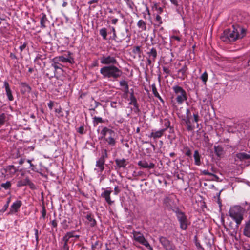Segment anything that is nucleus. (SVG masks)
I'll return each instance as SVG.
<instances>
[{
  "label": "nucleus",
  "instance_id": "nucleus-26",
  "mask_svg": "<svg viewBox=\"0 0 250 250\" xmlns=\"http://www.w3.org/2000/svg\"><path fill=\"white\" fill-rule=\"evenodd\" d=\"M152 87V93L154 94V96L158 98L161 102L164 103V101L162 97L159 95V93L157 91V88L156 87L155 84L154 83L151 85Z\"/></svg>",
  "mask_w": 250,
  "mask_h": 250
},
{
  "label": "nucleus",
  "instance_id": "nucleus-23",
  "mask_svg": "<svg viewBox=\"0 0 250 250\" xmlns=\"http://www.w3.org/2000/svg\"><path fill=\"white\" fill-rule=\"evenodd\" d=\"M214 149L216 155L218 157H221L224 154V148L221 146H214Z\"/></svg>",
  "mask_w": 250,
  "mask_h": 250
},
{
  "label": "nucleus",
  "instance_id": "nucleus-1",
  "mask_svg": "<svg viewBox=\"0 0 250 250\" xmlns=\"http://www.w3.org/2000/svg\"><path fill=\"white\" fill-rule=\"evenodd\" d=\"M246 35V30L238 24L233 25L232 28L225 30L220 37L224 42H234L242 39Z\"/></svg>",
  "mask_w": 250,
  "mask_h": 250
},
{
  "label": "nucleus",
  "instance_id": "nucleus-25",
  "mask_svg": "<svg viewBox=\"0 0 250 250\" xmlns=\"http://www.w3.org/2000/svg\"><path fill=\"white\" fill-rule=\"evenodd\" d=\"M74 231L67 232L62 238L63 243H68L70 239L74 237Z\"/></svg>",
  "mask_w": 250,
  "mask_h": 250
},
{
  "label": "nucleus",
  "instance_id": "nucleus-10",
  "mask_svg": "<svg viewBox=\"0 0 250 250\" xmlns=\"http://www.w3.org/2000/svg\"><path fill=\"white\" fill-rule=\"evenodd\" d=\"M22 205V202L20 200L15 201L10 206L9 211L7 213V215H12L18 212Z\"/></svg>",
  "mask_w": 250,
  "mask_h": 250
},
{
  "label": "nucleus",
  "instance_id": "nucleus-12",
  "mask_svg": "<svg viewBox=\"0 0 250 250\" xmlns=\"http://www.w3.org/2000/svg\"><path fill=\"white\" fill-rule=\"evenodd\" d=\"M56 61V59H55V58L53 59V63L51 64L50 67L49 68V69H53L52 70L53 71V73H52L51 74L47 73L46 74V75L49 78H53L55 76V72L58 69H61V64L59 63Z\"/></svg>",
  "mask_w": 250,
  "mask_h": 250
},
{
  "label": "nucleus",
  "instance_id": "nucleus-47",
  "mask_svg": "<svg viewBox=\"0 0 250 250\" xmlns=\"http://www.w3.org/2000/svg\"><path fill=\"white\" fill-rule=\"evenodd\" d=\"M170 122L167 119H165L164 120V126L165 128L164 129H166V131L167 129L170 127Z\"/></svg>",
  "mask_w": 250,
  "mask_h": 250
},
{
  "label": "nucleus",
  "instance_id": "nucleus-59",
  "mask_svg": "<svg viewBox=\"0 0 250 250\" xmlns=\"http://www.w3.org/2000/svg\"><path fill=\"white\" fill-rule=\"evenodd\" d=\"M120 192V189L118 188V187L116 186L114 188V194L117 195Z\"/></svg>",
  "mask_w": 250,
  "mask_h": 250
},
{
  "label": "nucleus",
  "instance_id": "nucleus-20",
  "mask_svg": "<svg viewBox=\"0 0 250 250\" xmlns=\"http://www.w3.org/2000/svg\"><path fill=\"white\" fill-rule=\"evenodd\" d=\"M105 163V160H102L99 158L96 163V167H97V169L98 171L102 172L104 169V165ZM95 170H97V168H95Z\"/></svg>",
  "mask_w": 250,
  "mask_h": 250
},
{
  "label": "nucleus",
  "instance_id": "nucleus-42",
  "mask_svg": "<svg viewBox=\"0 0 250 250\" xmlns=\"http://www.w3.org/2000/svg\"><path fill=\"white\" fill-rule=\"evenodd\" d=\"M126 3L128 7L131 9H133L134 4L133 1L130 0H124Z\"/></svg>",
  "mask_w": 250,
  "mask_h": 250
},
{
  "label": "nucleus",
  "instance_id": "nucleus-53",
  "mask_svg": "<svg viewBox=\"0 0 250 250\" xmlns=\"http://www.w3.org/2000/svg\"><path fill=\"white\" fill-rule=\"evenodd\" d=\"M152 58H147V64L148 65H151L153 62H154L155 61H152Z\"/></svg>",
  "mask_w": 250,
  "mask_h": 250
},
{
  "label": "nucleus",
  "instance_id": "nucleus-54",
  "mask_svg": "<svg viewBox=\"0 0 250 250\" xmlns=\"http://www.w3.org/2000/svg\"><path fill=\"white\" fill-rule=\"evenodd\" d=\"M69 248L68 246V243H63V247H62V250H69Z\"/></svg>",
  "mask_w": 250,
  "mask_h": 250
},
{
  "label": "nucleus",
  "instance_id": "nucleus-33",
  "mask_svg": "<svg viewBox=\"0 0 250 250\" xmlns=\"http://www.w3.org/2000/svg\"><path fill=\"white\" fill-rule=\"evenodd\" d=\"M100 35L103 37V39L106 40L107 39V31L105 28H103L99 31Z\"/></svg>",
  "mask_w": 250,
  "mask_h": 250
},
{
  "label": "nucleus",
  "instance_id": "nucleus-64",
  "mask_svg": "<svg viewBox=\"0 0 250 250\" xmlns=\"http://www.w3.org/2000/svg\"><path fill=\"white\" fill-rule=\"evenodd\" d=\"M94 104H95V106H94V108L92 109L93 110H94L95 108H97L100 104V103L95 101Z\"/></svg>",
  "mask_w": 250,
  "mask_h": 250
},
{
  "label": "nucleus",
  "instance_id": "nucleus-36",
  "mask_svg": "<svg viewBox=\"0 0 250 250\" xmlns=\"http://www.w3.org/2000/svg\"><path fill=\"white\" fill-rule=\"evenodd\" d=\"M6 119V116L4 113H2L0 114V127L2 126Z\"/></svg>",
  "mask_w": 250,
  "mask_h": 250
},
{
  "label": "nucleus",
  "instance_id": "nucleus-9",
  "mask_svg": "<svg viewBox=\"0 0 250 250\" xmlns=\"http://www.w3.org/2000/svg\"><path fill=\"white\" fill-rule=\"evenodd\" d=\"M159 239L160 243L166 250H175V247L174 245L166 237L161 236Z\"/></svg>",
  "mask_w": 250,
  "mask_h": 250
},
{
  "label": "nucleus",
  "instance_id": "nucleus-5",
  "mask_svg": "<svg viewBox=\"0 0 250 250\" xmlns=\"http://www.w3.org/2000/svg\"><path fill=\"white\" fill-rule=\"evenodd\" d=\"M229 215L239 225L243 219V214L241 208L238 206L231 208L229 212Z\"/></svg>",
  "mask_w": 250,
  "mask_h": 250
},
{
  "label": "nucleus",
  "instance_id": "nucleus-46",
  "mask_svg": "<svg viewBox=\"0 0 250 250\" xmlns=\"http://www.w3.org/2000/svg\"><path fill=\"white\" fill-rule=\"evenodd\" d=\"M155 21L158 23V25L162 24V18L159 14L156 15L155 17Z\"/></svg>",
  "mask_w": 250,
  "mask_h": 250
},
{
  "label": "nucleus",
  "instance_id": "nucleus-39",
  "mask_svg": "<svg viewBox=\"0 0 250 250\" xmlns=\"http://www.w3.org/2000/svg\"><path fill=\"white\" fill-rule=\"evenodd\" d=\"M187 70L188 67L186 65H185L181 69L179 70L178 72L179 73L181 74L183 76H184L186 75Z\"/></svg>",
  "mask_w": 250,
  "mask_h": 250
},
{
  "label": "nucleus",
  "instance_id": "nucleus-19",
  "mask_svg": "<svg viewBox=\"0 0 250 250\" xmlns=\"http://www.w3.org/2000/svg\"><path fill=\"white\" fill-rule=\"evenodd\" d=\"M111 192V190H104V191L101 194V196L104 198L106 202L110 205L113 203V201H112L110 198V194Z\"/></svg>",
  "mask_w": 250,
  "mask_h": 250
},
{
  "label": "nucleus",
  "instance_id": "nucleus-3",
  "mask_svg": "<svg viewBox=\"0 0 250 250\" xmlns=\"http://www.w3.org/2000/svg\"><path fill=\"white\" fill-rule=\"evenodd\" d=\"M100 135L101 136L99 138V139H103L110 146H113L115 145L116 135L114 130L107 127H104L101 131Z\"/></svg>",
  "mask_w": 250,
  "mask_h": 250
},
{
  "label": "nucleus",
  "instance_id": "nucleus-15",
  "mask_svg": "<svg viewBox=\"0 0 250 250\" xmlns=\"http://www.w3.org/2000/svg\"><path fill=\"white\" fill-rule=\"evenodd\" d=\"M166 131V129H161L159 130L153 132L152 131L149 135V138H152L153 139L156 140L161 138Z\"/></svg>",
  "mask_w": 250,
  "mask_h": 250
},
{
  "label": "nucleus",
  "instance_id": "nucleus-16",
  "mask_svg": "<svg viewBox=\"0 0 250 250\" xmlns=\"http://www.w3.org/2000/svg\"><path fill=\"white\" fill-rule=\"evenodd\" d=\"M164 204L168 208H172L174 206L173 198L172 196H167L164 199Z\"/></svg>",
  "mask_w": 250,
  "mask_h": 250
},
{
  "label": "nucleus",
  "instance_id": "nucleus-52",
  "mask_svg": "<svg viewBox=\"0 0 250 250\" xmlns=\"http://www.w3.org/2000/svg\"><path fill=\"white\" fill-rule=\"evenodd\" d=\"M9 205L6 203V204L3 207L2 209L0 210V212L2 213L5 212L7 210Z\"/></svg>",
  "mask_w": 250,
  "mask_h": 250
},
{
  "label": "nucleus",
  "instance_id": "nucleus-30",
  "mask_svg": "<svg viewBox=\"0 0 250 250\" xmlns=\"http://www.w3.org/2000/svg\"><path fill=\"white\" fill-rule=\"evenodd\" d=\"M194 158L195 160V164L197 166H200L201 164L200 161V155L198 150H195L194 153Z\"/></svg>",
  "mask_w": 250,
  "mask_h": 250
},
{
  "label": "nucleus",
  "instance_id": "nucleus-61",
  "mask_svg": "<svg viewBox=\"0 0 250 250\" xmlns=\"http://www.w3.org/2000/svg\"><path fill=\"white\" fill-rule=\"evenodd\" d=\"M117 102H111L110 103V105L112 107L116 108H117Z\"/></svg>",
  "mask_w": 250,
  "mask_h": 250
},
{
  "label": "nucleus",
  "instance_id": "nucleus-32",
  "mask_svg": "<svg viewBox=\"0 0 250 250\" xmlns=\"http://www.w3.org/2000/svg\"><path fill=\"white\" fill-rule=\"evenodd\" d=\"M7 172H9L11 174H15L17 171V168L13 165L8 166L6 169Z\"/></svg>",
  "mask_w": 250,
  "mask_h": 250
},
{
  "label": "nucleus",
  "instance_id": "nucleus-37",
  "mask_svg": "<svg viewBox=\"0 0 250 250\" xmlns=\"http://www.w3.org/2000/svg\"><path fill=\"white\" fill-rule=\"evenodd\" d=\"M200 79L202 80V82L206 84L207 81L208 79V75L206 71L204 72L200 77Z\"/></svg>",
  "mask_w": 250,
  "mask_h": 250
},
{
  "label": "nucleus",
  "instance_id": "nucleus-38",
  "mask_svg": "<svg viewBox=\"0 0 250 250\" xmlns=\"http://www.w3.org/2000/svg\"><path fill=\"white\" fill-rule=\"evenodd\" d=\"M103 120L101 117L95 116L93 118V123H94V126H96V125H97L99 123H103Z\"/></svg>",
  "mask_w": 250,
  "mask_h": 250
},
{
  "label": "nucleus",
  "instance_id": "nucleus-34",
  "mask_svg": "<svg viewBox=\"0 0 250 250\" xmlns=\"http://www.w3.org/2000/svg\"><path fill=\"white\" fill-rule=\"evenodd\" d=\"M21 86H22V88L23 89L24 92H27L29 93L31 91V87L26 83H22Z\"/></svg>",
  "mask_w": 250,
  "mask_h": 250
},
{
  "label": "nucleus",
  "instance_id": "nucleus-49",
  "mask_svg": "<svg viewBox=\"0 0 250 250\" xmlns=\"http://www.w3.org/2000/svg\"><path fill=\"white\" fill-rule=\"evenodd\" d=\"M202 173L205 175L213 176L215 177V178H218V177L216 175H215L209 172L207 170H204L202 171Z\"/></svg>",
  "mask_w": 250,
  "mask_h": 250
},
{
  "label": "nucleus",
  "instance_id": "nucleus-56",
  "mask_svg": "<svg viewBox=\"0 0 250 250\" xmlns=\"http://www.w3.org/2000/svg\"><path fill=\"white\" fill-rule=\"evenodd\" d=\"M134 106V112L136 113H138L140 111V110L139 109V105L138 103L136 104V105H133Z\"/></svg>",
  "mask_w": 250,
  "mask_h": 250
},
{
  "label": "nucleus",
  "instance_id": "nucleus-24",
  "mask_svg": "<svg viewBox=\"0 0 250 250\" xmlns=\"http://www.w3.org/2000/svg\"><path fill=\"white\" fill-rule=\"evenodd\" d=\"M85 217L88 221V224L90 227H94L96 225V221L93 218V216L91 213L87 214Z\"/></svg>",
  "mask_w": 250,
  "mask_h": 250
},
{
  "label": "nucleus",
  "instance_id": "nucleus-14",
  "mask_svg": "<svg viewBox=\"0 0 250 250\" xmlns=\"http://www.w3.org/2000/svg\"><path fill=\"white\" fill-rule=\"evenodd\" d=\"M71 53L70 52H68V57H65L63 56H60L58 57L55 58L56 59L57 61L61 62L63 63L69 62L70 63H72L74 62L73 58L70 56Z\"/></svg>",
  "mask_w": 250,
  "mask_h": 250
},
{
  "label": "nucleus",
  "instance_id": "nucleus-43",
  "mask_svg": "<svg viewBox=\"0 0 250 250\" xmlns=\"http://www.w3.org/2000/svg\"><path fill=\"white\" fill-rule=\"evenodd\" d=\"M130 102L129 103V104L136 105V104H137V99L135 97H130Z\"/></svg>",
  "mask_w": 250,
  "mask_h": 250
},
{
  "label": "nucleus",
  "instance_id": "nucleus-21",
  "mask_svg": "<svg viewBox=\"0 0 250 250\" xmlns=\"http://www.w3.org/2000/svg\"><path fill=\"white\" fill-rule=\"evenodd\" d=\"M148 58H152V61H155L157 57V51L155 48L153 47L150 49V51L147 52Z\"/></svg>",
  "mask_w": 250,
  "mask_h": 250
},
{
  "label": "nucleus",
  "instance_id": "nucleus-27",
  "mask_svg": "<svg viewBox=\"0 0 250 250\" xmlns=\"http://www.w3.org/2000/svg\"><path fill=\"white\" fill-rule=\"evenodd\" d=\"M137 25L138 27L141 29L142 31H146V23L142 20H140L137 23Z\"/></svg>",
  "mask_w": 250,
  "mask_h": 250
},
{
  "label": "nucleus",
  "instance_id": "nucleus-63",
  "mask_svg": "<svg viewBox=\"0 0 250 250\" xmlns=\"http://www.w3.org/2000/svg\"><path fill=\"white\" fill-rule=\"evenodd\" d=\"M156 8L158 11V14L162 13L163 11V9L162 7H158V8L156 7Z\"/></svg>",
  "mask_w": 250,
  "mask_h": 250
},
{
  "label": "nucleus",
  "instance_id": "nucleus-8",
  "mask_svg": "<svg viewBox=\"0 0 250 250\" xmlns=\"http://www.w3.org/2000/svg\"><path fill=\"white\" fill-rule=\"evenodd\" d=\"M100 62L102 64L108 65H115L118 63L115 57L110 55H103L100 59Z\"/></svg>",
  "mask_w": 250,
  "mask_h": 250
},
{
  "label": "nucleus",
  "instance_id": "nucleus-18",
  "mask_svg": "<svg viewBox=\"0 0 250 250\" xmlns=\"http://www.w3.org/2000/svg\"><path fill=\"white\" fill-rule=\"evenodd\" d=\"M3 87L5 89L6 94L8 97V99L9 101H12L14 100L13 96L12 94V91L10 88L9 84L7 81H5L4 82V86Z\"/></svg>",
  "mask_w": 250,
  "mask_h": 250
},
{
  "label": "nucleus",
  "instance_id": "nucleus-31",
  "mask_svg": "<svg viewBox=\"0 0 250 250\" xmlns=\"http://www.w3.org/2000/svg\"><path fill=\"white\" fill-rule=\"evenodd\" d=\"M120 85H125V88L122 89L125 94H127L129 92V86L128 83L125 80H121L120 81Z\"/></svg>",
  "mask_w": 250,
  "mask_h": 250
},
{
  "label": "nucleus",
  "instance_id": "nucleus-41",
  "mask_svg": "<svg viewBox=\"0 0 250 250\" xmlns=\"http://www.w3.org/2000/svg\"><path fill=\"white\" fill-rule=\"evenodd\" d=\"M193 120L192 121V122H195V123H197L196 127L198 128L199 127V124H198V121L199 120V115H198V113L193 114Z\"/></svg>",
  "mask_w": 250,
  "mask_h": 250
},
{
  "label": "nucleus",
  "instance_id": "nucleus-60",
  "mask_svg": "<svg viewBox=\"0 0 250 250\" xmlns=\"http://www.w3.org/2000/svg\"><path fill=\"white\" fill-rule=\"evenodd\" d=\"M169 0L175 6H177L178 5V0Z\"/></svg>",
  "mask_w": 250,
  "mask_h": 250
},
{
  "label": "nucleus",
  "instance_id": "nucleus-35",
  "mask_svg": "<svg viewBox=\"0 0 250 250\" xmlns=\"http://www.w3.org/2000/svg\"><path fill=\"white\" fill-rule=\"evenodd\" d=\"M11 185L12 184L10 181H7L5 183H2L1 184V187L5 190H7L10 189Z\"/></svg>",
  "mask_w": 250,
  "mask_h": 250
},
{
  "label": "nucleus",
  "instance_id": "nucleus-48",
  "mask_svg": "<svg viewBox=\"0 0 250 250\" xmlns=\"http://www.w3.org/2000/svg\"><path fill=\"white\" fill-rule=\"evenodd\" d=\"M41 213H42L41 217H42L43 218H45L46 217V210L44 206H43L42 207V210L41 211Z\"/></svg>",
  "mask_w": 250,
  "mask_h": 250
},
{
  "label": "nucleus",
  "instance_id": "nucleus-62",
  "mask_svg": "<svg viewBox=\"0 0 250 250\" xmlns=\"http://www.w3.org/2000/svg\"><path fill=\"white\" fill-rule=\"evenodd\" d=\"M118 21V19L117 18H114L111 20V23L113 24H116Z\"/></svg>",
  "mask_w": 250,
  "mask_h": 250
},
{
  "label": "nucleus",
  "instance_id": "nucleus-29",
  "mask_svg": "<svg viewBox=\"0 0 250 250\" xmlns=\"http://www.w3.org/2000/svg\"><path fill=\"white\" fill-rule=\"evenodd\" d=\"M244 234L245 236L250 238V219L246 224L244 229Z\"/></svg>",
  "mask_w": 250,
  "mask_h": 250
},
{
  "label": "nucleus",
  "instance_id": "nucleus-40",
  "mask_svg": "<svg viewBox=\"0 0 250 250\" xmlns=\"http://www.w3.org/2000/svg\"><path fill=\"white\" fill-rule=\"evenodd\" d=\"M132 52L135 54L140 55L141 53L140 47L139 46L134 47L132 49Z\"/></svg>",
  "mask_w": 250,
  "mask_h": 250
},
{
  "label": "nucleus",
  "instance_id": "nucleus-44",
  "mask_svg": "<svg viewBox=\"0 0 250 250\" xmlns=\"http://www.w3.org/2000/svg\"><path fill=\"white\" fill-rule=\"evenodd\" d=\"M108 157L107 151L106 149H104L102 152V155L100 158V159L105 160Z\"/></svg>",
  "mask_w": 250,
  "mask_h": 250
},
{
  "label": "nucleus",
  "instance_id": "nucleus-50",
  "mask_svg": "<svg viewBox=\"0 0 250 250\" xmlns=\"http://www.w3.org/2000/svg\"><path fill=\"white\" fill-rule=\"evenodd\" d=\"M34 230L35 231L36 240L37 243H38L39 242V231L36 228L34 229Z\"/></svg>",
  "mask_w": 250,
  "mask_h": 250
},
{
  "label": "nucleus",
  "instance_id": "nucleus-7",
  "mask_svg": "<svg viewBox=\"0 0 250 250\" xmlns=\"http://www.w3.org/2000/svg\"><path fill=\"white\" fill-rule=\"evenodd\" d=\"M177 219L180 223V228L184 230L187 229L188 226L190 225V223L187 219V216L184 212L178 211L176 212Z\"/></svg>",
  "mask_w": 250,
  "mask_h": 250
},
{
  "label": "nucleus",
  "instance_id": "nucleus-17",
  "mask_svg": "<svg viewBox=\"0 0 250 250\" xmlns=\"http://www.w3.org/2000/svg\"><path fill=\"white\" fill-rule=\"evenodd\" d=\"M115 162L117 167V168L118 169H120L121 168H125L128 164V162L126 161V160L124 158L122 159H116L115 160Z\"/></svg>",
  "mask_w": 250,
  "mask_h": 250
},
{
  "label": "nucleus",
  "instance_id": "nucleus-58",
  "mask_svg": "<svg viewBox=\"0 0 250 250\" xmlns=\"http://www.w3.org/2000/svg\"><path fill=\"white\" fill-rule=\"evenodd\" d=\"M27 43L24 42L22 45H21L19 47L20 49L21 50V51H22L23 50H24L25 47H26Z\"/></svg>",
  "mask_w": 250,
  "mask_h": 250
},
{
  "label": "nucleus",
  "instance_id": "nucleus-11",
  "mask_svg": "<svg viewBox=\"0 0 250 250\" xmlns=\"http://www.w3.org/2000/svg\"><path fill=\"white\" fill-rule=\"evenodd\" d=\"M133 237L136 241L139 242L140 244L144 245H148V242L145 239L143 234L139 232L133 231L132 232Z\"/></svg>",
  "mask_w": 250,
  "mask_h": 250
},
{
  "label": "nucleus",
  "instance_id": "nucleus-13",
  "mask_svg": "<svg viewBox=\"0 0 250 250\" xmlns=\"http://www.w3.org/2000/svg\"><path fill=\"white\" fill-rule=\"evenodd\" d=\"M138 165L142 168L147 169H152L154 168L155 167V165L154 163L148 162L146 160L139 161L138 162Z\"/></svg>",
  "mask_w": 250,
  "mask_h": 250
},
{
  "label": "nucleus",
  "instance_id": "nucleus-2",
  "mask_svg": "<svg viewBox=\"0 0 250 250\" xmlns=\"http://www.w3.org/2000/svg\"><path fill=\"white\" fill-rule=\"evenodd\" d=\"M100 73L104 78L117 79L121 76L122 71L115 65H108L101 68Z\"/></svg>",
  "mask_w": 250,
  "mask_h": 250
},
{
  "label": "nucleus",
  "instance_id": "nucleus-57",
  "mask_svg": "<svg viewBox=\"0 0 250 250\" xmlns=\"http://www.w3.org/2000/svg\"><path fill=\"white\" fill-rule=\"evenodd\" d=\"M51 225L52 227L54 228H56L57 227V222L56 220H53L51 222Z\"/></svg>",
  "mask_w": 250,
  "mask_h": 250
},
{
  "label": "nucleus",
  "instance_id": "nucleus-6",
  "mask_svg": "<svg viewBox=\"0 0 250 250\" xmlns=\"http://www.w3.org/2000/svg\"><path fill=\"white\" fill-rule=\"evenodd\" d=\"M191 114L189 108L186 109V115L181 116V124L186 125L187 130L188 131H192L194 129V126L191 125Z\"/></svg>",
  "mask_w": 250,
  "mask_h": 250
},
{
  "label": "nucleus",
  "instance_id": "nucleus-45",
  "mask_svg": "<svg viewBox=\"0 0 250 250\" xmlns=\"http://www.w3.org/2000/svg\"><path fill=\"white\" fill-rule=\"evenodd\" d=\"M163 70L166 74V75L165 76V78L167 77L170 74V70L167 67H163Z\"/></svg>",
  "mask_w": 250,
  "mask_h": 250
},
{
  "label": "nucleus",
  "instance_id": "nucleus-28",
  "mask_svg": "<svg viewBox=\"0 0 250 250\" xmlns=\"http://www.w3.org/2000/svg\"><path fill=\"white\" fill-rule=\"evenodd\" d=\"M48 21L47 18L45 14H42V16L40 19L41 27L44 28L46 27V23Z\"/></svg>",
  "mask_w": 250,
  "mask_h": 250
},
{
  "label": "nucleus",
  "instance_id": "nucleus-4",
  "mask_svg": "<svg viewBox=\"0 0 250 250\" xmlns=\"http://www.w3.org/2000/svg\"><path fill=\"white\" fill-rule=\"evenodd\" d=\"M174 94L172 98L175 97L176 103L180 105L188 99L186 91L181 86L175 85L172 87Z\"/></svg>",
  "mask_w": 250,
  "mask_h": 250
},
{
  "label": "nucleus",
  "instance_id": "nucleus-22",
  "mask_svg": "<svg viewBox=\"0 0 250 250\" xmlns=\"http://www.w3.org/2000/svg\"><path fill=\"white\" fill-rule=\"evenodd\" d=\"M237 159L240 161H244L250 159V155L244 152L238 153L236 154L235 160Z\"/></svg>",
  "mask_w": 250,
  "mask_h": 250
},
{
  "label": "nucleus",
  "instance_id": "nucleus-51",
  "mask_svg": "<svg viewBox=\"0 0 250 250\" xmlns=\"http://www.w3.org/2000/svg\"><path fill=\"white\" fill-rule=\"evenodd\" d=\"M77 131L81 134H84L85 132L83 126H81L79 127L77 129Z\"/></svg>",
  "mask_w": 250,
  "mask_h": 250
},
{
  "label": "nucleus",
  "instance_id": "nucleus-55",
  "mask_svg": "<svg viewBox=\"0 0 250 250\" xmlns=\"http://www.w3.org/2000/svg\"><path fill=\"white\" fill-rule=\"evenodd\" d=\"M111 31L112 32V34H113V38L114 39H115V38H116V33L115 29L114 27H112L111 28Z\"/></svg>",
  "mask_w": 250,
  "mask_h": 250
}]
</instances>
